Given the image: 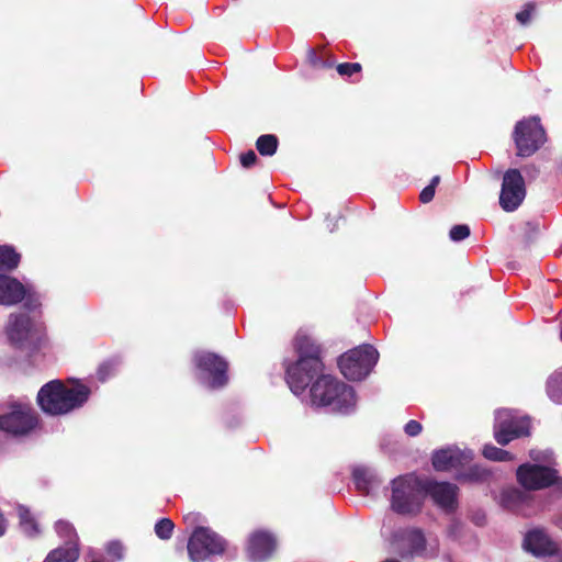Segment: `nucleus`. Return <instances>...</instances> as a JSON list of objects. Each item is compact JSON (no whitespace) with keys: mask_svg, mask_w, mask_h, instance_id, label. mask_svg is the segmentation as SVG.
Listing matches in <instances>:
<instances>
[{"mask_svg":"<svg viewBox=\"0 0 562 562\" xmlns=\"http://www.w3.org/2000/svg\"><path fill=\"white\" fill-rule=\"evenodd\" d=\"M295 348L299 359L286 368V383L290 390L299 395L304 392L314 375L323 370V363L318 347L307 334H296Z\"/></svg>","mask_w":562,"mask_h":562,"instance_id":"1","label":"nucleus"},{"mask_svg":"<svg viewBox=\"0 0 562 562\" xmlns=\"http://www.w3.org/2000/svg\"><path fill=\"white\" fill-rule=\"evenodd\" d=\"M90 395L85 385L67 387L60 381H50L37 393V403L42 411L49 415H64L81 407Z\"/></svg>","mask_w":562,"mask_h":562,"instance_id":"2","label":"nucleus"},{"mask_svg":"<svg viewBox=\"0 0 562 562\" xmlns=\"http://www.w3.org/2000/svg\"><path fill=\"white\" fill-rule=\"evenodd\" d=\"M311 402L314 406L349 414L356 408L357 396L353 387L330 375H322L311 387Z\"/></svg>","mask_w":562,"mask_h":562,"instance_id":"3","label":"nucleus"},{"mask_svg":"<svg viewBox=\"0 0 562 562\" xmlns=\"http://www.w3.org/2000/svg\"><path fill=\"white\" fill-rule=\"evenodd\" d=\"M424 486L412 476H400L392 482V509L402 515H412L420 510Z\"/></svg>","mask_w":562,"mask_h":562,"instance_id":"4","label":"nucleus"},{"mask_svg":"<svg viewBox=\"0 0 562 562\" xmlns=\"http://www.w3.org/2000/svg\"><path fill=\"white\" fill-rule=\"evenodd\" d=\"M378 360V350L371 345H362L344 353L338 364L346 379L360 381L370 374Z\"/></svg>","mask_w":562,"mask_h":562,"instance_id":"5","label":"nucleus"},{"mask_svg":"<svg viewBox=\"0 0 562 562\" xmlns=\"http://www.w3.org/2000/svg\"><path fill=\"white\" fill-rule=\"evenodd\" d=\"M37 426V416L27 402L16 401L8 406V411L0 414V431L13 437H23Z\"/></svg>","mask_w":562,"mask_h":562,"instance_id":"6","label":"nucleus"},{"mask_svg":"<svg viewBox=\"0 0 562 562\" xmlns=\"http://www.w3.org/2000/svg\"><path fill=\"white\" fill-rule=\"evenodd\" d=\"M193 362L200 382L210 389L223 387L227 381V362L218 355L206 351L195 352Z\"/></svg>","mask_w":562,"mask_h":562,"instance_id":"7","label":"nucleus"},{"mask_svg":"<svg viewBox=\"0 0 562 562\" xmlns=\"http://www.w3.org/2000/svg\"><path fill=\"white\" fill-rule=\"evenodd\" d=\"M225 547V540L216 532L206 527H198L189 539L188 553L192 562H204L211 555L222 554Z\"/></svg>","mask_w":562,"mask_h":562,"instance_id":"8","label":"nucleus"},{"mask_svg":"<svg viewBox=\"0 0 562 562\" xmlns=\"http://www.w3.org/2000/svg\"><path fill=\"white\" fill-rule=\"evenodd\" d=\"M7 335L18 348L35 349L41 338L42 329L25 314H11L7 325Z\"/></svg>","mask_w":562,"mask_h":562,"instance_id":"9","label":"nucleus"},{"mask_svg":"<svg viewBox=\"0 0 562 562\" xmlns=\"http://www.w3.org/2000/svg\"><path fill=\"white\" fill-rule=\"evenodd\" d=\"M514 139L517 147V155L529 157L536 153L544 143V130L538 117H530L516 124Z\"/></svg>","mask_w":562,"mask_h":562,"instance_id":"10","label":"nucleus"},{"mask_svg":"<svg viewBox=\"0 0 562 562\" xmlns=\"http://www.w3.org/2000/svg\"><path fill=\"white\" fill-rule=\"evenodd\" d=\"M528 417H516L509 409H498L495 414L494 437L499 445H507L515 438L529 435Z\"/></svg>","mask_w":562,"mask_h":562,"instance_id":"11","label":"nucleus"},{"mask_svg":"<svg viewBox=\"0 0 562 562\" xmlns=\"http://www.w3.org/2000/svg\"><path fill=\"white\" fill-rule=\"evenodd\" d=\"M526 196L525 180L517 169H509L503 177L499 205L506 212H513Z\"/></svg>","mask_w":562,"mask_h":562,"instance_id":"12","label":"nucleus"},{"mask_svg":"<svg viewBox=\"0 0 562 562\" xmlns=\"http://www.w3.org/2000/svg\"><path fill=\"white\" fill-rule=\"evenodd\" d=\"M23 300L30 310H34L40 304L31 288L25 286L15 278L0 274V305L12 306Z\"/></svg>","mask_w":562,"mask_h":562,"instance_id":"13","label":"nucleus"},{"mask_svg":"<svg viewBox=\"0 0 562 562\" xmlns=\"http://www.w3.org/2000/svg\"><path fill=\"white\" fill-rule=\"evenodd\" d=\"M524 548L536 557L562 562V546H558L542 529L530 530L524 539Z\"/></svg>","mask_w":562,"mask_h":562,"instance_id":"14","label":"nucleus"},{"mask_svg":"<svg viewBox=\"0 0 562 562\" xmlns=\"http://www.w3.org/2000/svg\"><path fill=\"white\" fill-rule=\"evenodd\" d=\"M555 471L538 464H522L517 470V480L526 490H541L555 481Z\"/></svg>","mask_w":562,"mask_h":562,"instance_id":"15","label":"nucleus"},{"mask_svg":"<svg viewBox=\"0 0 562 562\" xmlns=\"http://www.w3.org/2000/svg\"><path fill=\"white\" fill-rule=\"evenodd\" d=\"M473 458L470 450H461L457 447H447L432 454V465L438 471H448L467 465Z\"/></svg>","mask_w":562,"mask_h":562,"instance_id":"16","label":"nucleus"},{"mask_svg":"<svg viewBox=\"0 0 562 562\" xmlns=\"http://www.w3.org/2000/svg\"><path fill=\"white\" fill-rule=\"evenodd\" d=\"M436 505L445 510H453L457 506L458 487L447 482H429L424 486Z\"/></svg>","mask_w":562,"mask_h":562,"instance_id":"17","label":"nucleus"},{"mask_svg":"<svg viewBox=\"0 0 562 562\" xmlns=\"http://www.w3.org/2000/svg\"><path fill=\"white\" fill-rule=\"evenodd\" d=\"M276 549V539L268 532L258 531L250 536L248 555L254 562L268 559Z\"/></svg>","mask_w":562,"mask_h":562,"instance_id":"18","label":"nucleus"},{"mask_svg":"<svg viewBox=\"0 0 562 562\" xmlns=\"http://www.w3.org/2000/svg\"><path fill=\"white\" fill-rule=\"evenodd\" d=\"M404 542L407 550H401L400 555L403 560H411L415 555H420L426 549V539L418 529H412L405 532Z\"/></svg>","mask_w":562,"mask_h":562,"instance_id":"19","label":"nucleus"},{"mask_svg":"<svg viewBox=\"0 0 562 562\" xmlns=\"http://www.w3.org/2000/svg\"><path fill=\"white\" fill-rule=\"evenodd\" d=\"M528 501V495L518 488H506L499 497L501 505L509 510H518Z\"/></svg>","mask_w":562,"mask_h":562,"instance_id":"20","label":"nucleus"},{"mask_svg":"<svg viewBox=\"0 0 562 562\" xmlns=\"http://www.w3.org/2000/svg\"><path fill=\"white\" fill-rule=\"evenodd\" d=\"M78 558L79 548L75 542H71V546H63L52 550L44 562H76Z\"/></svg>","mask_w":562,"mask_h":562,"instance_id":"21","label":"nucleus"},{"mask_svg":"<svg viewBox=\"0 0 562 562\" xmlns=\"http://www.w3.org/2000/svg\"><path fill=\"white\" fill-rule=\"evenodd\" d=\"M548 396L557 404H562V368L554 371L547 381Z\"/></svg>","mask_w":562,"mask_h":562,"instance_id":"22","label":"nucleus"},{"mask_svg":"<svg viewBox=\"0 0 562 562\" xmlns=\"http://www.w3.org/2000/svg\"><path fill=\"white\" fill-rule=\"evenodd\" d=\"M16 510H18V516L20 518V526H21L23 532L25 535H27L29 537L36 536L40 532L38 526L34 519V517L30 513L29 508L23 505H19Z\"/></svg>","mask_w":562,"mask_h":562,"instance_id":"23","label":"nucleus"},{"mask_svg":"<svg viewBox=\"0 0 562 562\" xmlns=\"http://www.w3.org/2000/svg\"><path fill=\"white\" fill-rule=\"evenodd\" d=\"M20 262V255L12 247L0 246V270L12 271Z\"/></svg>","mask_w":562,"mask_h":562,"instance_id":"24","label":"nucleus"},{"mask_svg":"<svg viewBox=\"0 0 562 562\" xmlns=\"http://www.w3.org/2000/svg\"><path fill=\"white\" fill-rule=\"evenodd\" d=\"M490 472L482 468L481 465L474 464L471 465L467 471L462 472L459 475L460 480L471 482V483H479V482H485L490 477Z\"/></svg>","mask_w":562,"mask_h":562,"instance_id":"25","label":"nucleus"},{"mask_svg":"<svg viewBox=\"0 0 562 562\" xmlns=\"http://www.w3.org/2000/svg\"><path fill=\"white\" fill-rule=\"evenodd\" d=\"M256 147L262 156H272L278 148V138L274 135H261L257 142Z\"/></svg>","mask_w":562,"mask_h":562,"instance_id":"26","label":"nucleus"},{"mask_svg":"<svg viewBox=\"0 0 562 562\" xmlns=\"http://www.w3.org/2000/svg\"><path fill=\"white\" fill-rule=\"evenodd\" d=\"M55 528L59 537L65 538V547L71 546V542L78 546V536L69 522L59 520L56 522Z\"/></svg>","mask_w":562,"mask_h":562,"instance_id":"27","label":"nucleus"},{"mask_svg":"<svg viewBox=\"0 0 562 562\" xmlns=\"http://www.w3.org/2000/svg\"><path fill=\"white\" fill-rule=\"evenodd\" d=\"M353 481L357 490L368 493L370 484V474L363 468H357L353 470Z\"/></svg>","mask_w":562,"mask_h":562,"instance_id":"28","label":"nucleus"},{"mask_svg":"<svg viewBox=\"0 0 562 562\" xmlns=\"http://www.w3.org/2000/svg\"><path fill=\"white\" fill-rule=\"evenodd\" d=\"M483 456L492 461H506L510 459L508 451H505L492 445L484 446Z\"/></svg>","mask_w":562,"mask_h":562,"instance_id":"29","label":"nucleus"},{"mask_svg":"<svg viewBox=\"0 0 562 562\" xmlns=\"http://www.w3.org/2000/svg\"><path fill=\"white\" fill-rule=\"evenodd\" d=\"M173 527V522L170 519L161 518L155 525V532L158 538L167 540L171 538Z\"/></svg>","mask_w":562,"mask_h":562,"instance_id":"30","label":"nucleus"},{"mask_svg":"<svg viewBox=\"0 0 562 562\" xmlns=\"http://www.w3.org/2000/svg\"><path fill=\"white\" fill-rule=\"evenodd\" d=\"M115 370H116L115 361L111 360V361L103 362L98 369L99 380L105 381L106 379H109L111 375L114 374Z\"/></svg>","mask_w":562,"mask_h":562,"instance_id":"31","label":"nucleus"},{"mask_svg":"<svg viewBox=\"0 0 562 562\" xmlns=\"http://www.w3.org/2000/svg\"><path fill=\"white\" fill-rule=\"evenodd\" d=\"M470 228L468 225H454L449 233L450 239L453 241H461L469 237Z\"/></svg>","mask_w":562,"mask_h":562,"instance_id":"32","label":"nucleus"},{"mask_svg":"<svg viewBox=\"0 0 562 562\" xmlns=\"http://www.w3.org/2000/svg\"><path fill=\"white\" fill-rule=\"evenodd\" d=\"M533 11H535L533 4H531V3L526 4L521 11L516 13L517 21L522 25L528 24L531 20Z\"/></svg>","mask_w":562,"mask_h":562,"instance_id":"33","label":"nucleus"},{"mask_svg":"<svg viewBox=\"0 0 562 562\" xmlns=\"http://www.w3.org/2000/svg\"><path fill=\"white\" fill-rule=\"evenodd\" d=\"M361 66L358 63H344L337 66V71L341 76H351L356 72H359Z\"/></svg>","mask_w":562,"mask_h":562,"instance_id":"34","label":"nucleus"},{"mask_svg":"<svg viewBox=\"0 0 562 562\" xmlns=\"http://www.w3.org/2000/svg\"><path fill=\"white\" fill-rule=\"evenodd\" d=\"M106 553L112 558V561L120 560L123 557V547L120 542H110L106 547Z\"/></svg>","mask_w":562,"mask_h":562,"instance_id":"35","label":"nucleus"},{"mask_svg":"<svg viewBox=\"0 0 562 562\" xmlns=\"http://www.w3.org/2000/svg\"><path fill=\"white\" fill-rule=\"evenodd\" d=\"M422 430H423L422 424L414 419L409 420L404 426V431L409 437H415V436L419 435L422 432Z\"/></svg>","mask_w":562,"mask_h":562,"instance_id":"36","label":"nucleus"},{"mask_svg":"<svg viewBox=\"0 0 562 562\" xmlns=\"http://www.w3.org/2000/svg\"><path fill=\"white\" fill-rule=\"evenodd\" d=\"M257 160V155L254 150H248L247 153L240 156V162L244 167H251Z\"/></svg>","mask_w":562,"mask_h":562,"instance_id":"37","label":"nucleus"},{"mask_svg":"<svg viewBox=\"0 0 562 562\" xmlns=\"http://www.w3.org/2000/svg\"><path fill=\"white\" fill-rule=\"evenodd\" d=\"M435 196V189L432 187H426L423 189V191L419 194V199L423 203L430 202Z\"/></svg>","mask_w":562,"mask_h":562,"instance_id":"38","label":"nucleus"},{"mask_svg":"<svg viewBox=\"0 0 562 562\" xmlns=\"http://www.w3.org/2000/svg\"><path fill=\"white\" fill-rule=\"evenodd\" d=\"M7 529V521L2 513L0 512V537L4 535Z\"/></svg>","mask_w":562,"mask_h":562,"instance_id":"39","label":"nucleus"},{"mask_svg":"<svg viewBox=\"0 0 562 562\" xmlns=\"http://www.w3.org/2000/svg\"><path fill=\"white\" fill-rule=\"evenodd\" d=\"M196 519H198V515L192 514V513L187 514V515L184 516V520H186L188 524H194V522L196 521Z\"/></svg>","mask_w":562,"mask_h":562,"instance_id":"40","label":"nucleus"},{"mask_svg":"<svg viewBox=\"0 0 562 562\" xmlns=\"http://www.w3.org/2000/svg\"><path fill=\"white\" fill-rule=\"evenodd\" d=\"M440 182V177L439 176H435L432 177L430 183L428 184V187H432V189H436V187L438 186V183Z\"/></svg>","mask_w":562,"mask_h":562,"instance_id":"41","label":"nucleus"},{"mask_svg":"<svg viewBox=\"0 0 562 562\" xmlns=\"http://www.w3.org/2000/svg\"><path fill=\"white\" fill-rule=\"evenodd\" d=\"M558 526L560 529H562V517L558 520Z\"/></svg>","mask_w":562,"mask_h":562,"instance_id":"42","label":"nucleus"},{"mask_svg":"<svg viewBox=\"0 0 562 562\" xmlns=\"http://www.w3.org/2000/svg\"><path fill=\"white\" fill-rule=\"evenodd\" d=\"M560 338H561V340H562V326H561V333H560Z\"/></svg>","mask_w":562,"mask_h":562,"instance_id":"43","label":"nucleus"},{"mask_svg":"<svg viewBox=\"0 0 562 562\" xmlns=\"http://www.w3.org/2000/svg\"><path fill=\"white\" fill-rule=\"evenodd\" d=\"M560 170H561V172H562V164H561Z\"/></svg>","mask_w":562,"mask_h":562,"instance_id":"44","label":"nucleus"}]
</instances>
